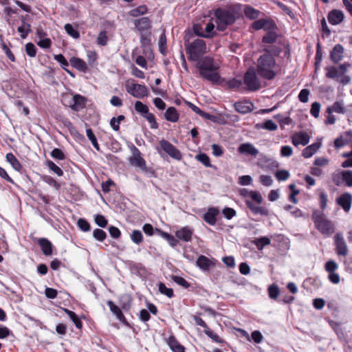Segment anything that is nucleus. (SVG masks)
<instances>
[{"label": "nucleus", "mask_w": 352, "mask_h": 352, "mask_svg": "<svg viewBox=\"0 0 352 352\" xmlns=\"http://www.w3.org/2000/svg\"><path fill=\"white\" fill-rule=\"evenodd\" d=\"M228 87L233 90H238L242 85V82L241 80L236 78H232L229 80L227 82Z\"/></svg>", "instance_id": "57"}, {"label": "nucleus", "mask_w": 352, "mask_h": 352, "mask_svg": "<svg viewBox=\"0 0 352 352\" xmlns=\"http://www.w3.org/2000/svg\"><path fill=\"white\" fill-rule=\"evenodd\" d=\"M78 228L83 232H88L91 230L89 223L85 219H79L77 221Z\"/></svg>", "instance_id": "59"}, {"label": "nucleus", "mask_w": 352, "mask_h": 352, "mask_svg": "<svg viewBox=\"0 0 352 352\" xmlns=\"http://www.w3.org/2000/svg\"><path fill=\"white\" fill-rule=\"evenodd\" d=\"M245 205L254 214H261L267 217L270 214L269 210L264 206H256L252 201L246 199Z\"/></svg>", "instance_id": "18"}, {"label": "nucleus", "mask_w": 352, "mask_h": 352, "mask_svg": "<svg viewBox=\"0 0 352 352\" xmlns=\"http://www.w3.org/2000/svg\"><path fill=\"white\" fill-rule=\"evenodd\" d=\"M270 239L267 236H261L253 241V243L258 250H262L265 246L270 245Z\"/></svg>", "instance_id": "41"}, {"label": "nucleus", "mask_w": 352, "mask_h": 352, "mask_svg": "<svg viewBox=\"0 0 352 352\" xmlns=\"http://www.w3.org/2000/svg\"><path fill=\"white\" fill-rule=\"evenodd\" d=\"M160 146L161 149L167 153L170 157L178 161L182 159V155L180 151L168 140L164 139L160 140Z\"/></svg>", "instance_id": "9"}, {"label": "nucleus", "mask_w": 352, "mask_h": 352, "mask_svg": "<svg viewBox=\"0 0 352 352\" xmlns=\"http://www.w3.org/2000/svg\"><path fill=\"white\" fill-rule=\"evenodd\" d=\"M69 63L73 67L81 72L87 73L89 70L87 63L80 58L72 57Z\"/></svg>", "instance_id": "26"}, {"label": "nucleus", "mask_w": 352, "mask_h": 352, "mask_svg": "<svg viewBox=\"0 0 352 352\" xmlns=\"http://www.w3.org/2000/svg\"><path fill=\"white\" fill-rule=\"evenodd\" d=\"M343 47L340 45H336L331 51V60L335 62L341 60L343 57Z\"/></svg>", "instance_id": "37"}, {"label": "nucleus", "mask_w": 352, "mask_h": 352, "mask_svg": "<svg viewBox=\"0 0 352 352\" xmlns=\"http://www.w3.org/2000/svg\"><path fill=\"white\" fill-rule=\"evenodd\" d=\"M269 297L271 299L276 300L280 294V289L276 284H272L267 289Z\"/></svg>", "instance_id": "45"}, {"label": "nucleus", "mask_w": 352, "mask_h": 352, "mask_svg": "<svg viewBox=\"0 0 352 352\" xmlns=\"http://www.w3.org/2000/svg\"><path fill=\"white\" fill-rule=\"evenodd\" d=\"M6 161L12 166V167L18 172H21L23 166L19 160L12 153H8L6 155Z\"/></svg>", "instance_id": "30"}, {"label": "nucleus", "mask_w": 352, "mask_h": 352, "mask_svg": "<svg viewBox=\"0 0 352 352\" xmlns=\"http://www.w3.org/2000/svg\"><path fill=\"white\" fill-rule=\"evenodd\" d=\"M344 19V14L342 11L338 10H331V25H338L341 23Z\"/></svg>", "instance_id": "38"}, {"label": "nucleus", "mask_w": 352, "mask_h": 352, "mask_svg": "<svg viewBox=\"0 0 352 352\" xmlns=\"http://www.w3.org/2000/svg\"><path fill=\"white\" fill-rule=\"evenodd\" d=\"M336 202L344 212H349L352 205V195L349 192H344L336 198Z\"/></svg>", "instance_id": "13"}, {"label": "nucleus", "mask_w": 352, "mask_h": 352, "mask_svg": "<svg viewBox=\"0 0 352 352\" xmlns=\"http://www.w3.org/2000/svg\"><path fill=\"white\" fill-rule=\"evenodd\" d=\"M185 50L188 60L196 62V67L203 79L212 83H217L220 80L221 76L218 72L220 65L213 57L204 56L207 52V47L204 40L197 38L192 42H186Z\"/></svg>", "instance_id": "1"}, {"label": "nucleus", "mask_w": 352, "mask_h": 352, "mask_svg": "<svg viewBox=\"0 0 352 352\" xmlns=\"http://www.w3.org/2000/svg\"><path fill=\"white\" fill-rule=\"evenodd\" d=\"M265 54L257 59L255 69L258 76L266 80H272L275 78L278 70L274 57L270 54V50L265 49Z\"/></svg>", "instance_id": "3"}, {"label": "nucleus", "mask_w": 352, "mask_h": 352, "mask_svg": "<svg viewBox=\"0 0 352 352\" xmlns=\"http://www.w3.org/2000/svg\"><path fill=\"white\" fill-rule=\"evenodd\" d=\"M26 54L30 57H35L36 55V47L32 43H28L25 45Z\"/></svg>", "instance_id": "61"}, {"label": "nucleus", "mask_w": 352, "mask_h": 352, "mask_svg": "<svg viewBox=\"0 0 352 352\" xmlns=\"http://www.w3.org/2000/svg\"><path fill=\"white\" fill-rule=\"evenodd\" d=\"M155 231L157 234L166 239L172 248H175L179 244L178 239L176 236L159 228H155Z\"/></svg>", "instance_id": "25"}, {"label": "nucleus", "mask_w": 352, "mask_h": 352, "mask_svg": "<svg viewBox=\"0 0 352 352\" xmlns=\"http://www.w3.org/2000/svg\"><path fill=\"white\" fill-rule=\"evenodd\" d=\"M94 220L96 223L101 228H106L107 226L108 221L102 214H96Z\"/></svg>", "instance_id": "62"}, {"label": "nucleus", "mask_w": 352, "mask_h": 352, "mask_svg": "<svg viewBox=\"0 0 352 352\" xmlns=\"http://www.w3.org/2000/svg\"><path fill=\"white\" fill-rule=\"evenodd\" d=\"M212 21H213L210 19V21L206 24L205 29L204 31H201V33H199L195 30V34L200 37L206 38H212L214 37L217 35V32L214 30L215 27Z\"/></svg>", "instance_id": "21"}, {"label": "nucleus", "mask_w": 352, "mask_h": 352, "mask_svg": "<svg viewBox=\"0 0 352 352\" xmlns=\"http://www.w3.org/2000/svg\"><path fill=\"white\" fill-rule=\"evenodd\" d=\"M166 343L173 351L186 350L173 333L166 339Z\"/></svg>", "instance_id": "29"}, {"label": "nucleus", "mask_w": 352, "mask_h": 352, "mask_svg": "<svg viewBox=\"0 0 352 352\" xmlns=\"http://www.w3.org/2000/svg\"><path fill=\"white\" fill-rule=\"evenodd\" d=\"M108 41L107 32L106 30L100 31L97 37V44L100 46H105L107 45Z\"/></svg>", "instance_id": "47"}, {"label": "nucleus", "mask_w": 352, "mask_h": 352, "mask_svg": "<svg viewBox=\"0 0 352 352\" xmlns=\"http://www.w3.org/2000/svg\"><path fill=\"white\" fill-rule=\"evenodd\" d=\"M258 76L254 67H250L247 69L243 76V82L248 91L254 92L261 88V82Z\"/></svg>", "instance_id": "5"}, {"label": "nucleus", "mask_w": 352, "mask_h": 352, "mask_svg": "<svg viewBox=\"0 0 352 352\" xmlns=\"http://www.w3.org/2000/svg\"><path fill=\"white\" fill-rule=\"evenodd\" d=\"M64 312L69 316L70 320L74 322L76 327L78 329H81L82 328V322L80 318L76 314L75 312L64 308Z\"/></svg>", "instance_id": "36"}, {"label": "nucleus", "mask_w": 352, "mask_h": 352, "mask_svg": "<svg viewBox=\"0 0 352 352\" xmlns=\"http://www.w3.org/2000/svg\"><path fill=\"white\" fill-rule=\"evenodd\" d=\"M319 201L320 208L313 211L311 219L315 228L322 234L328 236L330 234V221L324 212V210L327 204V195L324 192H321L319 196Z\"/></svg>", "instance_id": "4"}, {"label": "nucleus", "mask_w": 352, "mask_h": 352, "mask_svg": "<svg viewBox=\"0 0 352 352\" xmlns=\"http://www.w3.org/2000/svg\"><path fill=\"white\" fill-rule=\"evenodd\" d=\"M254 30L263 29L264 30H274L276 29V25L273 20L270 19H261L254 21L251 25Z\"/></svg>", "instance_id": "11"}, {"label": "nucleus", "mask_w": 352, "mask_h": 352, "mask_svg": "<svg viewBox=\"0 0 352 352\" xmlns=\"http://www.w3.org/2000/svg\"><path fill=\"white\" fill-rule=\"evenodd\" d=\"M234 107L238 113L245 114L252 111L254 104L249 100H242L236 102L234 104Z\"/></svg>", "instance_id": "19"}, {"label": "nucleus", "mask_w": 352, "mask_h": 352, "mask_svg": "<svg viewBox=\"0 0 352 352\" xmlns=\"http://www.w3.org/2000/svg\"><path fill=\"white\" fill-rule=\"evenodd\" d=\"M334 184L338 186H352V170H340L333 175Z\"/></svg>", "instance_id": "8"}, {"label": "nucleus", "mask_w": 352, "mask_h": 352, "mask_svg": "<svg viewBox=\"0 0 352 352\" xmlns=\"http://www.w3.org/2000/svg\"><path fill=\"white\" fill-rule=\"evenodd\" d=\"M43 180L50 186H53L56 189H59L60 187L59 183L51 176L44 175L43 177Z\"/></svg>", "instance_id": "58"}, {"label": "nucleus", "mask_w": 352, "mask_h": 352, "mask_svg": "<svg viewBox=\"0 0 352 352\" xmlns=\"http://www.w3.org/2000/svg\"><path fill=\"white\" fill-rule=\"evenodd\" d=\"M219 211L216 208H210L208 211L204 214V220L210 226H214L217 223V216L219 214Z\"/></svg>", "instance_id": "23"}, {"label": "nucleus", "mask_w": 352, "mask_h": 352, "mask_svg": "<svg viewBox=\"0 0 352 352\" xmlns=\"http://www.w3.org/2000/svg\"><path fill=\"white\" fill-rule=\"evenodd\" d=\"M64 28L65 32L74 38H78L80 37L78 31L74 29L70 23L65 24Z\"/></svg>", "instance_id": "51"}, {"label": "nucleus", "mask_w": 352, "mask_h": 352, "mask_svg": "<svg viewBox=\"0 0 352 352\" xmlns=\"http://www.w3.org/2000/svg\"><path fill=\"white\" fill-rule=\"evenodd\" d=\"M131 239L135 244H140L143 241V235L141 231L135 230L131 234Z\"/></svg>", "instance_id": "50"}, {"label": "nucleus", "mask_w": 352, "mask_h": 352, "mask_svg": "<svg viewBox=\"0 0 352 352\" xmlns=\"http://www.w3.org/2000/svg\"><path fill=\"white\" fill-rule=\"evenodd\" d=\"M87 99L85 97L76 94L72 98L69 102V107L75 111H79L83 109L86 106Z\"/></svg>", "instance_id": "14"}, {"label": "nucleus", "mask_w": 352, "mask_h": 352, "mask_svg": "<svg viewBox=\"0 0 352 352\" xmlns=\"http://www.w3.org/2000/svg\"><path fill=\"white\" fill-rule=\"evenodd\" d=\"M38 245L40 246L43 254L45 256H50L52 254V243L46 238H40L37 241Z\"/></svg>", "instance_id": "24"}, {"label": "nucleus", "mask_w": 352, "mask_h": 352, "mask_svg": "<svg viewBox=\"0 0 352 352\" xmlns=\"http://www.w3.org/2000/svg\"><path fill=\"white\" fill-rule=\"evenodd\" d=\"M292 144L296 146L299 144L305 146L309 142V135L306 132H298L292 136Z\"/></svg>", "instance_id": "22"}, {"label": "nucleus", "mask_w": 352, "mask_h": 352, "mask_svg": "<svg viewBox=\"0 0 352 352\" xmlns=\"http://www.w3.org/2000/svg\"><path fill=\"white\" fill-rule=\"evenodd\" d=\"M144 118L149 122L151 129H158L159 124L156 121V118L154 114L148 112L146 115H144Z\"/></svg>", "instance_id": "48"}, {"label": "nucleus", "mask_w": 352, "mask_h": 352, "mask_svg": "<svg viewBox=\"0 0 352 352\" xmlns=\"http://www.w3.org/2000/svg\"><path fill=\"white\" fill-rule=\"evenodd\" d=\"M241 195L243 197H250L252 201H255L257 204H261L263 201L261 193L256 190L243 189L241 190Z\"/></svg>", "instance_id": "27"}, {"label": "nucleus", "mask_w": 352, "mask_h": 352, "mask_svg": "<svg viewBox=\"0 0 352 352\" xmlns=\"http://www.w3.org/2000/svg\"><path fill=\"white\" fill-rule=\"evenodd\" d=\"M261 127L270 131H274L277 129L278 126L272 120H267L263 123Z\"/></svg>", "instance_id": "60"}, {"label": "nucleus", "mask_w": 352, "mask_h": 352, "mask_svg": "<svg viewBox=\"0 0 352 352\" xmlns=\"http://www.w3.org/2000/svg\"><path fill=\"white\" fill-rule=\"evenodd\" d=\"M320 31L322 32V37L325 38L330 34V30L327 24L324 17L320 20Z\"/></svg>", "instance_id": "56"}, {"label": "nucleus", "mask_w": 352, "mask_h": 352, "mask_svg": "<svg viewBox=\"0 0 352 352\" xmlns=\"http://www.w3.org/2000/svg\"><path fill=\"white\" fill-rule=\"evenodd\" d=\"M322 59V52L321 49V45L320 42H318L317 46H316V53L315 56V67L316 69H318V68L320 66V64Z\"/></svg>", "instance_id": "49"}, {"label": "nucleus", "mask_w": 352, "mask_h": 352, "mask_svg": "<svg viewBox=\"0 0 352 352\" xmlns=\"http://www.w3.org/2000/svg\"><path fill=\"white\" fill-rule=\"evenodd\" d=\"M350 66L349 64H341L336 67H331V78H336L337 80L346 74L347 68Z\"/></svg>", "instance_id": "28"}, {"label": "nucleus", "mask_w": 352, "mask_h": 352, "mask_svg": "<svg viewBox=\"0 0 352 352\" xmlns=\"http://www.w3.org/2000/svg\"><path fill=\"white\" fill-rule=\"evenodd\" d=\"M126 90L129 94L137 98H144L149 94V91L146 85L135 83L133 80L131 82H126Z\"/></svg>", "instance_id": "7"}, {"label": "nucleus", "mask_w": 352, "mask_h": 352, "mask_svg": "<svg viewBox=\"0 0 352 352\" xmlns=\"http://www.w3.org/2000/svg\"><path fill=\"white\" fill-rule=\"evenodd\" d=\"M135 110L141 114L143 117L149 112V109L147 105L143 104L141 101H136L134 104Z\"/></svg>", "instance_id": "44"}, {"label": "nucleus", "mask_w": 352, "mask_h": 352, "mask_svg": "<svg viewBox=\"0 0 352 352\" xmlns=\"http://www.w3.org/2000/svg\"><path fill=\"white\" fill-rule=\"evenodd\" d=\"M321 142H316L306 148H305L302 151V156L305 158H309L311 157L320 147Z\"/></svg>", "instance_id": "33"}, {"label": "nucleus", "mask_w": 352, "mask_h": 352, "mask_svg": "<svg viewBox=\"0 0 352 352\" xmlns=\"http://www.w3.org/2000/svg\"><path fill=\"white\" fill-rule=\"evenodd\" d=\"M172 280L179 285L188 289L190 287V283L182 276H173Z\"/></svg>", "instance_id": "54"}, {"label": "nucleus", "mask_w": 352, "mask_h": 352, "mask_svg": "<svg viewBox=\"0 0 352 352\" xmlns=\"http://www.w3.org/2000/svg\"><path fill=\"white\" fill-rule=\"evenodd\" d=\"M267 33L263 36L262 42L263 43L272 44L277 39V34L273 30H266Z\"/></svg>", "instance_id": "42"}, {"label": "nucleus", "mask_w": 352, "mask_h": 352, "mask_svg": "<svg viewBox=\"0 0 352 352\" xmlns=\"http://www.w3.org/2000/svg\"><path fill=\"white\" fill-rule=\"evenodd\" d=\"M50 155L55 160H64L66 159V155L63 153V151L58 148H54L51 153Z\"/></svg>", "instance_id": "53"}, {"label": "nucleus", "mask_w": 352, "mask_h": 352, "mask_svg": "<svg viewBox=\"0 0 352 352\" xmlns=\"http://www.w3.org/2000/svg\"><path fill=\"white\" fill-rule=\"evenodd\" d=\"M275 176L278 181H285L289 177V173L286 170H280L276 171Z\"/></svg>", "instance_id": "64"}, {"label": "nucleus", "mask_w": 352, "mask_h": 352, "mask_svg": "<svg viewBox=\"0 0 352 352\" xmlns=\"http://www.w3.org/2000/svg\"><path fill=\"white\" fill-rule=\"evenodd\" d=\"M242 13L241 3H230L224 7L212 10L211 14L213 16L211 20L216 23L217 30L223 32L240 19L243 16Z\"/></svg>", "instance_id": "2"}, {"label": "nucleus", "mask_w": 352, "mask_h": 352, "mask_svg": "<svg viewBox=\"0 0 352 352\" xmlns=\"http://www.w3.org/2000/svg\"><path fill=\"white\" fill-rule=\"evenodd\" d=\"M195 158L206 167H212L210 158L206 153H199L195 156Z\"/></svg>", "instance_id": "52"}, {"label": "nucleus", "mask_w": 352, "mask_h": 352, "mask_svg": "<svg viewBox=\"0 0 352 352\" xmlns=\"http://www.w3.org/2000/svg\"><path fill=\"white\" fill-rule=\"evenodd\" d=\"M54 58L60 64L61 67L66 71L71 76L74 77V74L69 69H67V67H69V63L65 56L61 54H56L54 56Z\"/></svg>", "instance_id": "39"}, {"label": "nucleus", "mask_w": 352, "mask_h": 352, "mask_svg": "<svg viewBox=\"0 0 352 352\" xmlns=\"http://www.w3.org/2000/svg\"><path fill=\"white\" fill-rule=\"evenodd\" d=\"M197 265L202 270H208L212 265V262L206 256L201 255L196 261Z\"/></svg>", "instance_id": "34"}, {"label": "nucleus", "mask_w": 352, "mask_h": 352, "mask_svg": "<svg viewBox=\"0 0 352 352\" xmlns=\"http://www.w3.org/2000/svg\"><path fill=\"white\" fill-rule=\"evenodd\" d=\"M132 155L129 158L130 164L137 166L144 173H154L151 168L146 166L145 160L141 156L140 151L133 144L129 146Z\"/></svg>", "instance_id": "6"}, {"label": "nucleus", "mask_w": 352, "mask_h": 352, "mask_svg": "<svg viewBox=\"0 0 352 352\" xmlns=\"http://www.w3.org/2000/svg\"><path fill=\"white\" fill-rule=\"evenodd\" d=\"M222 213L224 215V217L230 220L234 217L236 215V212L235 210L231 208L226 207L223 209Z\"/></svg>", "instance_id": "63"}, {"label": "nucleus", "mask_w": 352, "mask_h": 352, "mask_svg": "<svg viewBox=\"0 0 352 352\" xmlns=\"http://www.w3.org/2000/svg\"><path fill=\"white\" fill-rule=\"evenodd\" d=\"M164 118L167 121L176 122L179 120V114L175 107H170L165 111Z\"/></svg>", "instance_id": "31"}, {"label": "nucleus", "mask_w": 352, "mask_h": 352, "mask_svg": "<svg viewBox=\"0 0 352 352\" xmlns=\"http://www.w3.org/2000/svg\"><path fill=\"white\" fill-rule=\"evenodd\" d=\"M158 289L162 294L166 296L168 298H171L174 296L173 289L168 288L164 283L160 282L158 284Z\"/></svg>", "instance_id": "46"}, {"label": "nucleus", "mask_w": 352, "mask_h": 352, "mask_svg": "<svg viewBox=\"0 0 352 352\" xmlns=\"http://www.w3.org/2000/svg\"><path fill=\"white\" fill-rule=\"evenodd\" d=\"M240 154L250 155L256 157L258 154V150L251 143H243L238 148Z\"/></svg>", "instance_id": "17"}, {"label": "nucleus", "mask_w": 352, "mask_h": 352, "mask_svg": "<svg viewBox=\"0 0 352 352\" xmlns=\"http://www.w3.org/2000/svg\"><path fill=\"white\" fill-rule=\"evenodd\" d=\"M110 311L116 316V318L125 326L130 327L129 322L124 316L121 309L118 307L112 300H108L107 302Z\"/></svg>", "instance_id": "16"}, {"label": "nucleus", "mask_w": 352, "mask_h": 352, "mask_svg": "<svg viewBox=\"0 0 352 352\" xmlns=\"http://www.w3.org/2000/svg\"><path fill=\"white\" fill-rule=\"evenodd\" d=\"M352 142V131L349 130L342 133L339 138L334 141L336 148L342 147Z\"/></svg>", "instance_id": "20"}, {"label": "nucleus", "mask_w": 352, "mask_h": 352, "mask_svg": "<svg viewBox=\"0 0 352 352\" xmlns=\"http://www.w3.org/2000/svg\"><path fill=\"white\" fill-rule=\"evenodd\" d=\"M94 237L98 241H103L107 238V233L102 229L96 228L93 232Z\"/></svg>", "instance_id": "55"}, {"label": "nucleus", "mask_w": 352, "mask_h": 352, "mask_svg": "<svg viewBox=\"0 0 352 352\" xmlns=\"http://www.w3.org/2000/svg\"><path fill=\"white\" fill-rule=\"evenodd\" d=\"M245 16L251 20H254L260 16L261 12L253 7L245 5L243 9Z\"/></svg>", "instance_id": "35"}, {"label": "nucleus", "mask_w": 352, "mask_h": 352, "mask_svg": "<svg viewBox=\"0 0 352 352\" xmlns=\"http://www.w3.org/2000/svg\"><path fill=\"white\" fill-rule=\"evenodd\" d=\"M334 245L337 254L340 256H346L348 254V248L342 233L338 232L334 236Z\"/></svg>", "instance_id": "10"}, {"label": "nucleus", "mask_w": 352, "mask_h": 352, "mask_svg": "<svg viewBox=\"0 0 352 352\" xmlns=\"http://www.w3.org/2000/svg\"><path fill=\"white\" fill-rule=\"evenodd\" d=\"M148 11V7L146 5H141L131 10L129 14L131 16L138 17L146 14Z\"/></svg>", "instance_id": "40"}, {"label": "nucleus", "mask_w": 352, "mask_h": 352, "mask_svg": "<svg viewBox=\"0 0 352 352\" xmlns=\"http://www.w3.org/2000/svg\"><path fill=\"white\" fill-rule=\"evenodd\" d=\"M135 28L140 32L141 35V39H143L144 36L142 33L145 31L150 30L152 28L151 21L148 16H143L133 21Z\"/></svg>", "instance_id": "12"}, {"label": "nucleus", "mask_w": 352, "mask_h": 352, "mask_svg": "<svg viewBox=\"0 0 352 352\" xmlns=\"http://www.w3.org/2000/svg\"><path fill=\"white\" fill-rule=\"evenodd\" d=\"M193 230L188 226H184L175 232V236L178 241L183 242H190L192 240Z\"/></svg>", "instance_id": "15"}, {"label": "nucleus", "mask_w": 352, "mask_h": 352, "mask_svg": "<svg viewBox=\"0 0 352 352\" xmlns=\"http://www.w3.org/2000/svg\"><path fill=\"white\" fill-rule=\"evenodd\" d=\"M45 165L48 167V168L56 174L58 176L60 177L63 175V170L58 166L52 160H47L45 162Z\"/></svg>", "instance_id": "43"}, {"label": "nucleus", "mask_w": 352, "mask_h": 352, "mask_svg": "<svg viewBox=\"0 0 352 352\" xmlns=\"http://www.w3.org/2000/svg\"><path fill=\"white\" fill-rule=\"evenodd\" d=\"M21 25H20L17 30L20 33L22 38H25L29 33L32 31L31 25L25 22V18L24 16H21Z\"/></svg>", "instance_id": "32"}]
</instances>
